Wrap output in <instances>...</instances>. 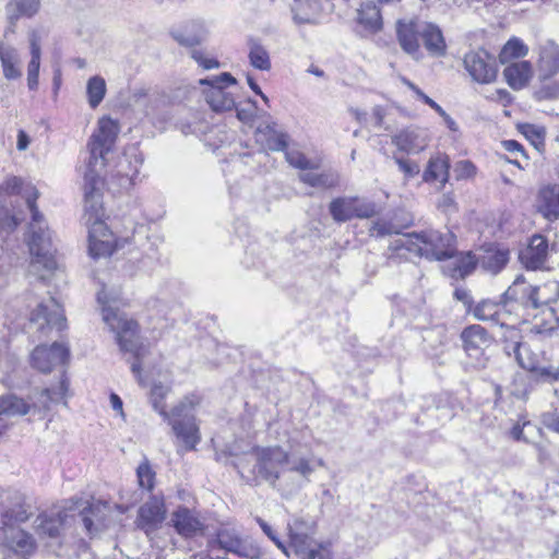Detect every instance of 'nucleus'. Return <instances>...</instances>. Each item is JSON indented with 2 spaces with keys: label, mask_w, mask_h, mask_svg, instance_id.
Returning <instances> with one entry per match:
<instances>
[{
  "label": "nucleus",
  "mask_w": 559,
  "mask_h": 559,
  "mask_svg": "<svg viewBox=\"0 0 559 559\" xmlns=\"http://www.w3.org/2000/svg\"><path fill=\"white\" fill-rule=\"evenodd\" d=\"M233 465L249 485L266 481L285 496L297 492L314 472L309 459L292 457L280 445L255 447L237 456Z\"/></svg>",
  "instance_id": "f257e3e1"
},
{
  "label": "nucleus",
  "mask_w": 559,
  "mask_h": 559,
  "mask_svg": "<svg viewBox=\"0 0 559 559\" xmlns=\"http://www.w3.org/2000/svg\"><path fill=\"white\" fill-rule=\"evenodd\" d=\"M120 296V292L116 290L108 294L105 286L97 293V301L102 305L103 320L109 330L115 333L116 342L124 354L134 357L131 364V371L141 381V359L146 355L147 348L143 345L139 336V325L128 319L124 313L120 312L115 306Z\"/></svg>",
  "instance_id": "f03ea898"
},
{
  "label": "nucleus",
  "mask_w": 559,
  "mask_h": 559,
  "mask_svg": "<svg viewBox=\"0 0 559 559\" xmlns=\"http://www.w3.org/2000/svg\"><path fill=\"white\" fill-rule=\"evenodd\" d=\"M38 193L36 191L32 190V194H26V205L31 212L27 245L33 257L31 262L32 272L37 273L40 278H45L46 274L41 271L51 273L57 267L56 249L52 246V233L36 205Z\"/></svg>",
  "instance_id": "7ed1b4c3"
},
{
  "label": "nucleus",
  "mask_w": 559,
  "mask_h": 559,
  "mask_svg": "<svg viewBox=\"0 0 559 559\" xmlns=\"http://www.w3.org/2000/svg\"><path fill=\"white\" fill-rule=\"evenodd\" d=\"M199 404V396L187 395L171 409L169 419H165L171 426L176 437L182 441L187 451L194 450L201 440L200 429L193 415V411Z\"/></svg>",
  "instance_id": "20e7f679"
},
{
  "label": "nucleus",
  "mask_w": 559,
  "mask_h": 559,
  "mask_svg": "<svg viewBox=\"0 0 559 559\" xmlns=\"http://www.w3.org/2000/svg\"><path fill=\"white\" fill-rule=\"evenodd\" d=\"M289 544L288 552L293 551L298 559H332L328 545L313 539L314 527L301 519L287 524Z\"/></svg>",
  "instance_id": "39448f33"
},
{
  "label": "nucleus",
  "mask_w": 559,
  "mask_h": 559,
  "mask_svg": "<svg viewBox=\"0 0 559 559\" xmlns=\"http://www.w3.org/2000/svg\"><path fill=\"white\" fill-rule=\"evenodd\" d=\"M289 544L288 552L293 551L298 559H332L328 545L313 539L314 527L301 519L287 524Z\"/></svg>",
  "instance_id": "423d86ee"
},
{
  "label": "nucleus",
  "mask_w": 559,
  "mask_h": 559,
  "mask_svg": "<svg viewBox=\"0 0 559 559\" xmlns=\"http://www.w3.org/2000/svg\"><path fill=\"white\" fill-rule=\"evenodd\" d=\"M417 242L408 245L416 254L428 260L442 261L453 257L456 237L450 231L424 230L415 235Z\"/></svg>",
  "instance_id": "0eeeda50"
},
{
  "label": "nucleus",
  "mask_w": 559,
  "mask_h": 559,
  "mask_svg": "<svg viewBox=\"0 0 559 559\" xmlns=\"http://www.w3.org/2000/svg\"><path fill=\"white\" fill-rule=\"evenodd\" d=\"M118 133L119 124L115 120L102 118L98 121V129L93 133L88 142V169H95L98 165L105 166V156L111 151Z\"/></svg>",
  "instance_id": "6e6552de"
},
{
  "label": "nucleus",
  "mask_w": 559,
  "mask_h": 559,
  "mask_svg": "<svg viewBox=\"0 0 559 559\" xmlns=\"http://www.w3.org/2000/svg\"><path fill=\"white\" fill-rule=\"evenodd\" d=\"M199 83L209 86L204 91V97L213 111L223 112L236 108L235 98L225 90L227 85L236 84V80L230 73L224 72L219 75L201 79Z\"/></svg>",
  "instance_id": "1a4fd4ad"
},
{
  "label": "nucleus",
  "mask_w": 559,
  "mask_h": 559,
  "mask_svg": "<svg viewBox=\"0 0 559 559\" xmlns=\"http://www.w3.org/2000/svg\"><path fill=\"white\" fill-rule=\"evenodd\" d=\"M219 548L248 559H259L261 550L250 538L243 537L235 527H222L216 534Z\"/></svg>",
  "instance_id": "9d476101"
},
{
  "label": "nucleus",
  "mask_w": 559,
  "mask_h": 559,
  "mask_svg": "<svg viewBox=\"0 0 559 559\" xmlns=\"http://www.w3.org/2000/svg\"><path fill=\"white\" fill-rule=\"evenodd\" d=\"M463 63L471 78L477 83L489 84L497 78L496 60L484 49L466 53Z\"/></svg>",
  "instance_id": "9b49d317"
},
{
  "label": "nucleus",
  "mask_w": 559,
  "mask_h": 559,
  "mask_svg": "<svg viewBox=\"0 0 559 559\" xmlns=\"http://www.w3.org/2000/svg\"><path fill=\"white\" fill-rule=\"evenodd\" d=\"M170 523L175 531L185 538L203 536L206 525L199 512L188 507H178L170 516Z\"/></svg>",
  "instance_id": "f8f14e48"
},
{
  "label": "nucleus",
  "mask_w": 559,
  "mask_h": 559,
  "mask_svg": "<svg viewBox=\"0 0 559 559\" xmlns=\"http://www.w3.org/2000/svg\"><path fill=\"white\" fill-rule=\"evenodd\" d=\"M70 358V349L60 343H53L47 347L37 346L31 356L32 366L39 371L47 373L60 365H66Z\"/></svg>",
  "instance_id": "ddd939ff"
},
{
  "label": "nucleus",
  "mask_w": 559,
  "mask_h": 559,
  "mask_svg": "<svg viewBox=\"0 0 559 559\" xmlns=\"http://www.w3.org/2000/svg\"><path fill=\"white\" fill-rule=\"evenodd\" d=\"M84 209L88 215L87 223L92 221H102L103 202H102V180L96 169H86L84 174Z\"/></svg>",
  "instance_id": "4468645a"
},
{
  "label": "nucleus",
  "mask_w": 559,
  "mask_h": 559,
  "mask_svg": "<svg viewBox=\"0 0 559 559\" xmlns=\"http://www.w3.org/2000/svg\"><path fill=\"white\" fill-rule=\"evenodd\" d=\"M115 236L103 221L92 222L88 229V252L93 258L109 257L115 250Z\"/></svg>",
  "instance_id": "2eb2a0df"
},
{
  "label": "nucleus",
  "mask_w": 559,
  "mask_h": 559,
  "mask_svg": "<svg viewBox=\"0 0 559 559\" xmlns=\"http://www.w3.org/2000/svg\"><path fill=\"white\" fill-rule=\"evenodd\" d=\"M355 22L361 37L374 35L383 29L380 7L372 0L362 1L356 10Z\"/></svg>",
  "instance_id": "dca6fc26"
},
{
  "label": "nucleus",
  "mask_w": 559,
  "mask_h": 559,
  "mask_svg": "<svg viewBox=\"0 0 559 559\" xmlns=\"http://www.w3.org/2000/svg\"><path fill=\"white\" fill-rule=\"evenodd\" d=\"M31 321L39 324V329L56 328L61 331L67 326V319L61 305L56 298L50 297L48 300L40 302L33 311Z\"/></svg>",
  "instance_id": "f3484780"
},
{
  "label": "nucleus",
  "mask_w": 559,
  "mask_h": 559,
  "mask_svg": "<svg viewBox=\"0 0 559 559\" xmlns=\"http://www.w3.org/2000/svg\"><path fill=\"white\" fill-rule=\"evenodd\" d=\"M548 257V241L542 235H534L528 245L520 251L519 259L527 270H538L544 266Z\"/></svg>",
  "instance_id": "a211bd4d"
},
{
  "label": "nucleus",
  "mask_w": 559,
  "mask_h": 559,
  "mask_svg": "<svg viewBox=\"0 0 559 559\" xmlns=\"http://www.w3.org/2000/svg\"><path fill=\"white\" fill-rule=\"evenodd\" d=\"M536 285H532L524 275H518L503 294L504 301H514L525 309H536Z\"/></svg>",
  "instance_id": "6ab92c4d"
},
{
  "label": "nucleus",
  "mask_w": 559,
  "mask_h": 559,
  "mask_svg": "<svg viewBox=\"0 0 559 559\" xmlns=\"http://www.w3.org/2000/svg\"><path fill=\"white\" fill-rule=\"evenodd\" d=\"M4 545L10 551L23 559H28L37 548L36 540L31 533L14 527L5 531Z\"/></svg>",
  "instance_id": "aec40b11"
},
{
  "label": "nucleus",
  "mask_w": 559,
  "mask_h": 559,
  "mask_svg": "<svg viewBox=\"0 0 559 559\" xmlns=\"http://www.w3.org/2000/svg\"><path fill=\"white\" fill-rule=\"evenodd\" d=\"M509 260V249L497 245L483 247V253L477 257V263L480 265V267L493 275L498 274L502 269H504Z\"/></svg>",
  "instance_id": "412c9836"
},
{
  "label": "nucleus",
  "mask_w": 559,
  "mask_h": 559,
  "mask_svg": "<svg viewBox=\"0 0 559 559\" xmlns=\"http://www.w3.org/2000/svg\"><path fill=\"white\" fill-rule=\"evenodd\" d=\"M255 141L263 150L280 152L288 146V134L276 129V124H260L255 131Z\"/></svg>",
  "instance_id": "4be33fe9"
},
{
  "label": "nucleus",
  "mask_w": 559,
  "mask_h": 559,
  "mask_svg": "<svg viewBox=\"0 0 559 559\" xmlns=\"http://www.w3.org/2000/svg\"><path fill=\"white\" fill-rule=\"evenodd\" d=\"M392 143L400 151L408 154H417L424 151L428 144L427 133L417 128H407L392 138Z\"/></svg>",
  "instance_id": "5701e85b"
},
{
  "label": "nucleus",
  "mask_w": 559,
  "mask_h": 559,
  "mask_svg": "<svg viewBox=\"0 0 559 559\" xmlns=\"http://www.w3.org/2000/svg\"><path fill=\"white\" fill-rule=\"evenodd\" d=\"M537 67L543 79H549L559 73V45L547 40L538 48Z\"/></svg>",
  "instance_id": "b1692460"
},
{
  "label": "nucleus",
  "mask_w": 559,
  "mask_h": 559,
  "mask_svg": "<svg viewBox=\"0 0 559 559\" xmlns=\"http://www.w3.org/2000/svg\"><path fill=\"white\" fill-rule=\"evenodd\" d=\"M421 23L416 21L397 22L396 36L402 49L411 55L413 58H419V41L418 36Z\"/></svg>",
  "instance_id": "393cba45"
},
{
  "label": "nucleus",
  "mask_w": 559,
  "mask_h": 559,
  "mask_svg": "<svg viewBox=\"0 0 559 559\" xmlns=\"http://www.w3.org/2000/svg\"><path fill=\"white\" fill-rule=\"evenodd\" d=\"M451 260L443 265V272L454 280H463L471 275L477 266V257L469 252L453 253Z\"/></svg>",
  "instance_id": "a878e982"
},
{
  "label": "nucleus",
  "mask_w": 559,
  "mask_h": 559,
  "mask_svg": "<svg viewBox=\"0 0 559 559\" xmlns=\"http://www.w3.org/2000/svg\"><path fill=\"white\" fill-rule=\"evenodd\" d=\"M419 34L429 55L432 57H442L445 55L447 44L438 25L427 22L421 23Z\"/></svg>",
  "instance_id": "bb28decb"
},
{
  "label": "nucleus",
  "mask_w": 559,
  "mask_h": 559,
  "mask_svg": "<svg viewBox=\"0 0 559 559\" xmlns=\"http://www.w3.org/2000/svg\"><path fill=\"white\" fill-rule=\"evenodd\" d=\"M28 40L31 48V60L27 66V86L31 91H35L38 87L39 80L41 37L37 31L33 29L28 33Z\"/></svg>",
  "instance_id": "cd10ccee"
},
{
  "label": "nucleus",
  "mask_w": 559,
  "mask_h": 559,
  "mask_svg": "<svg viewBox=\"0 0 559 559\" xmlns=\"http://www.w3.org/2000/svg\"><path fill=\"white\" fill-rule=\"evenodd\" d=\"M40 0H9L5 4V15L11 26L22 19H31L38 13Z\"/></svg>",
  "instance_id": "c85d7f7f"
},
{
  "label": "nucleus",
  "mask_w": 559,
  "mask_h": 559,
  "mask_svg": "<svg viewBox=\"0 0 559 559\" xmlns=\"http://www.w3.org/2000/svg\"><path fill=\"white\" fill-rule=\"evenodd\" d=\"M537 207L549 221L559 217V185H549L540 189Z\"/></svg>",
  "instance_id": "c756f323"
},
{
  "label": "nucleus",
  "mask_w": 559,
  "mask_h": 559,
  "mask_svg": "<svg viewBox=\"0 0 559 559\" xmlns=\"http://www.w3.org/2000/svg\"><path fill=\"white\" fill-rule=\"evenodd\" d=\"M471 313L476 320L490 321L493 324L504 325V310L495 301L484 299L473 307Z\"/></svg>",
  "instance_id": "7c9ffc66"
},
{
  "label": "nucleus",
  "mask_w": 559,
  "mask_h": 559,
  "mask_svg": "<svg viewBox=\"0 0 559 559\" xmlns=\"http://www.w3.org/2000/svg\"><path fill=\"white\" fill-rule=\"evenodd\" d=\"M503 75L512 88L520 90L524 87L531 79V63L528 61L513 62L504 68Z\"/></svg>",
  "instance_id": "2f4dec72"
},
{
  "label": "nucleus",
  "mask_w": 559,
  "mask_h": 559,
  "mask_svg": "<svg viewBox=\"0 0 559 559\" xmlns=\"http://www.w3.org/2000/svg\"><path fill=\"white\" fill-rule=\"evenodd\" d=\"M165 512L163 500L154 497L140 508L139 521L143 526L158 525L164 521Z\"/></svg>",
  "instance_id": "473e14b6"
},
{
  "label": "nucleus",
  "mask_w": 559,
  "mask_h": 559,
  "mask_svg": "<svg viewBox=\"0 0 559 559\" xmlns=\"http://www.w3.org/2000/svg\"><path fill=\"white\" fill-rule=\"evenodd\" d=\"M449 158L445 155H437L429 159L424 171L423 179L426 182L439 181L443 187L449 179Z\"/></svg>",
  "instance_id": "72a5a7b5"
},
{
  "label": "nucleus",
  "mask_w": 559,
  "mask_h": 559,
  "mask_svg": "<svg viewBox=\"0 0 559 559\" xmlns=\"http://www.w3.org/2000/svg\"><path fill=\"white\" fill-rule=\"evenodd\" d=\"M67 514L59 512L58 514L48 515L40 514L35 520V530L40 536L56 538L60 534Z\"/></svg>",
  "instance_id": "f704fd0d"
},
{
  "label": "nucleus",
  "mask_w": 559,
  "mask_h": 559,
  "mask_svg": "<svg viewBox=\"0 0 559 559\" xmlns=\"http://www.w3.org/2000/svg\"><path fill=\"white\" fill-rule=\"evenodd\" d=\"M31 411V404L15 394L0 396V419L2 417L24 416Z\"/></svg>",
  "instance_id": "c9c22d12"
},
{
  "label": "nucleus",
  "mask_w": 559,
  "mask_h": 559,
  "mask_svg": "<svg viewBox=\"0 0 559 559\" xmlns=\"http://www.w3.org/2000/svg\"><path fill=\"white\" fill-rule=\"evenodd\" d=\"M464 349L471 355L477 352L488 342V333L485 328L479 324H472L465 328L461 333Z\"/></svg>",
  "instance_id": "e433bc0d"
},
{
  "label": "nucleus",
  "mask_w": 559,
  "mask_h": 559,
  "mask_svg": "<svg viewBox=\"0 0 559 559\" xmlns=\"http://www.w3.org/2000/svg\"><path fill=\"white\" fill-rule=\"evenodd\" d=\"M171 35L179 45L194 47L205 39L206 29L202 24L192 23L181 31L173 32Z\"/></svg>",
  "instance_id": "4c0bfd02"
},
{
  "label": "nucleus",
  "mask_w": 559,
  "mask_h": 559,
  "mask_svg": "<svg viewBox=\"0 0 559 559\" xmlns=\"http://www.w3.org/2000/svg\"><path fill=\"white\" fill-rule=\"evenodd\" d=\"M0 61L7 80H16L22 76V71L17 68L20 58L15 48L0 43Z\"/></svg>",
  "instance_id": "58836bf2"
},
{
  "label": "nucleus",
  "mask_w": 559,
  "mask_h": 559,
  "mask_svg": "<svg viewBox=\"0 0 559 559\" xmlns=\"http://www.w3.org/2000/svg\"><path fill=\"white\" fill-rule=\"evenodd\" d=\"M355 197H340L331 201L329 211L336 223H344L354 218Z\"/></svg>",
  "instance_id": "ea45409f"
},
{
  "label": "nucleus",
  "mask_w": 559,
  "mask_h": 559,
  "mask_svg": "<svg viewBox=\"0 0 559 559\" xmlns=\"http://www.w3.org/2000/svg\"><path fill=\"white\" fill-rule=\"evenodd\" d=\"M248 47V58L251 67L260 71H269L272 67L270 53L260 40L250 38Z\"/></svg>",
  "instance_id": "a19ab883"
},
{
  "label": "nucleus",
  "mask_w": 559,
  "mask_h": 559,
  "mask_svg": "<svg viewBox=\"0 0 559 559\" xmlns=\"http://www.w3.org/2000/svg\"><path fill=\"white\" fill-rule=\"evenodd\" d=\"M68 391V382L62 379L57 390L44 389L38 393L37 400L31 406L34 412L47 411L51 403L58 402Z\"/></svg>",
  "instance_id": "79ce46f5"
},
{
  "label": "nucleus",
  "mask_w": 559,
  "mask_h": 559,
  "mask_svg": "<svg viewBox=\"0 0 559 559\" xmlns=\"http://www.w3.org/2000/svg\"><path fill=\"white\" fill-rule=\"evenodd\" d=\"M318 5V0H295V5L292 8L294 22L296 24H313Z\"/></svg>",
  "instance_id": "37998d69"
},
{
  "label": "nucleus",
  "mask_w": 559,
  "mask_h": 559,
  "mask_svg": "<svg viewBox=\"0 0 559 559\" xmlns=\"http://www.w3.org/2000/svg\"><path fill=\"white\" fill-rule=\"evenodd\" d=\"M510 350H512L514 358L523 369L531 372L538 369V357L526 344L516 342L511 345Z\"/></svg>",
  "instance_id": "c03bdc74"
},
{
  "label": "nucleus",
  "mask_w": 559,
  "mask_h": 559,
  "mask_svg": "<svg viewBox=\"0 0 559 559\" xmlns=\"http://www.w3.org/2000/svg\"><path fill=\"white\" fill-rule=\"evenodd\" d=\"M559 330V317L552 308L543 313L540 319H536L532 331L539 335L550 336Z\"/></svg>",
  "instance_id": "a18cd8bd"
},
{
  "label": "nucleus",
  "mask_w": 559,
  "mask_h": 559,
  "mask_svg": "<svg viewBox=\"0 0 559 559\" xmlns=\"http://www.w3.org/2000/svg\"><path fill=\"white\" fill-rule=\"evenodd\" d=\"M536 309L556 302L559 299V283L549 281L542 285H536Z\"/></svg>",
  "instance_id": "49530a36"
},
{
  "label": "nucleus",
  "mask_w": 559,
  "mask_h": 559,
  "mask_svg": "<svg viewBox=\"0 0 559 559\" xmlns=\"http://www.w3.org/2000/svg\"><path fill=\"white\" fill-rule=\"evenodd\" d=\"M106 91V82L102 76L94 75L90 78L86 84V93L92 108H96L103 102Z\"/></svg>",
  "instance_id": "de8ad7c7"
},
{
  "label": "nucleus",
  "mask_w": 559,
  "mask_h": 559,
  "mask_svg": "<svg viewBox=\"0 0 559 559\" xmlns=\"http://www.w3.org/2000/svg\"><path fill=\"white\" fill-rule=\"evenodd\" d=\"M16 503L14 508H9L2 514L3 524L9 525L12 522L23 523L29 519L28 507L24 503L21 495L15 493L14 497Z\"/></svg>",
  "instance_id": "09e8293b"
},
{
  "label": "nucleus",
  "mask_w": 559,
  "mask_h": 559,
  "mask_svg": "<svg viewBox=\"0 0 559 559\" xmlns=\"http://www.w3.org/2000/svg\"><path fill=\"white\" fill-rule=\"evenodd\" d=\"M527 53V46L521 39L513 37L501 49L499 60L501 63H507L512 59L525 57Z\"/></svg>",
  "instance_id": "8fccbe9b"
},
{
  "label": "nucleus",
  "mask_w": 559,
  "mask_h": 559,
  "mask_svg": "<svg viewBox=\"0 0 559 559\" xmlns=\"http://www.w3.org/2000/svg\"><path fill=\"white\" fill-rule=\"evenodd\" d=\"M170 389L168 385H165L163 383H154L151 389V403L153 408L163 416L164 419H169V414L166 411V406L163 402V400L167 396Z\"/></svg>",
  "instance_id": "3c124183"
},
{
  "label": "nucleus",
  "mask_w": 559,
  "mask_h": 559,
  "mask_svg": "<svg viewBox=\"0 0 559 559\" xmlns=\"http://www.w3.org/2000/svg\"><path fill=\"white\" fill-rule=\"evenodd\" d=\"M412 221H407L405 224L396 225L394 222H389L384 219H378L373 222L370 233L372 236L377 237H385L393 234H400L402 229L408 227Z\"/></svg>",
  "instance_id": "603ef678"
},
{
  "label": "nucleus",
  "mask_w": 559,
  "mask_h": 559,
  "mask_svg": "<svg viewBox=\"0 0 559 559\" xmlns=\"http://www.w3.org/2000/svg\"><path fill=\"white\" fill-rule=\"evenodd\" d=\"M300 180L311 187L332 188L337 183V177L331 174L304 173Z\"/></svg>",
  "instance_id": "864d4df0"
},
{
  "label": "nucleus",
  "mask_w": 559,
  "mask_h": 559,
  "mask_svg": "<svg viewBox=\"0 0 559 559\" xmlns=\"http://www.w3.org/2000/svg\"><path fill=\"white\" fill-rule=\"evenodd\" d=\"M380 212L381 209L374 202L355 197L354 218H371Z\"/></svg>",
  "instance_id": "5fc2aeb1"
},
{
  "label": "nucleus",
  "mask_w": 559,
  "mask_h": 559,
  "mask_svg": "<svg viewBox=\"0 0 559 559\" xmlns=\"http://www.w3.org/2000/svg\"><path fill=\"white\" fill-rule=\"evenodd\" d=\"M3 190L8 194H20L26 200V194H32V190L38 191L31 185H25L20 177H9L3 183Z\"/></svg>",
  "instance_id": "6e6d98bb"
},
{
  "label": "nucleus",
  "mask_w": 559,
  "mask_h": 559,
  "mask_svg": "<svg viewBox=\"0 0 559 559\" xmlns=\"http://www.w3.org/2000/svg\"><path fill=\"white\" fill-rule=\"evenodd\" d=\"M22 218L4 204H0V233L10 234L21 224Z\"/></svg>",
  "instance_id": "4d7b16f0"
},
{
  "label": "nucleus",
  "mask_w": 559,
  "mask_h": 559,
  "mask_svg": "<svg viewBox=\"0 0 559 559\" xmlns=\"http://www.w3.org/2000/svg\"><path fill=\"white\" fill-rule=\"evenodd\" d=\"M139 486L143 489L151 490L154 486L155 473L152 471L150 464L144 462L139 465L136 469Z\"/></svg>",
  "instance_id": "13d9d810"
},
{
  "label": "nucleus",
  "mask_w": 559,
  "mask_h": 559,
  "mask_svg": "<svg viewBox=\"0 0 559 559\" xmlns=\"http://www.w3.org/2000/svg\"><path fill=\"white\" fill-rule=\"evenodd\" d=\"M97 510H98V507L91 504L86 508H83V510L80 511V514H79L85 530L91 535H93L95 532H97V528L94 526V521H93V518L96 516Z\"/></svg>",
  "instance_id": "bf43d9fd"
},
{
  "label": "nucleus",
  "mask_w": 559,
  "mask_h": 559,
  "mask_svg": "<svg viewBox=\"0 0 559 559\" xmlns=\"http://www.w3.org/2000/svg\"><path fill=\"white\" fill-rule=\"evenodd\" d=\"M285 155H286L287 162L296 168H299L302 170L313 168L312 163L300 152H297V151L286 152Z\"/></svg>",
  "instance_id": "052dcab7"
},
{
  "label": "nucleus",
  "mask_w": 559,
  "mask_h": 559,
  "mask_svg": "<svg viewBox=\"0 0 559 559\" xmlns=\"http://www.w3.org/2000/svg\"><path fill=\"white\" fill-rule=\"evenodd\" d=\"M395 163L399 166V169L404 174L406 179L414 178L419 174L420 167L416 162H412L409 159L394 157Z\"/></svg>",
  "instance_id": "680f3d73"
},
{
  "label": "nucleus",
  "mask_w": 559,
  "mask_h": 559,
  "mask_svg": "<svg viewBox=\"0 0 559 559\" xmlns=\"http://www.w3.org/2000/svg\"><path fill=\"white\" fill-rule=\"evenodd\" d=\"M257 523L263 533L285 554L288 555L286 545L278 538L272 526L261 518H257Z\"/></svg>",
  "instance_id": "e2e57ef3"
},
{
  "label": "nucleus",
  "mask_w": 559,
  "mask_h": 559,
  "mask_svg": "<svg viewBox=\"0 0 559 559\" xmlns=\"http://www.w3.org/2000/svg\"><path fill=\"white\" fill-rule=\"evenodd\" d=\"M191 58L205 70L215 69L219 67V62L214 58H206L203 51L193 49L191 51Z\"/></svg>",
  "instance_id": "0e129e2a"
},
{
  "label": "nucleus",
  "mask_w": 559,
  "mask_h": 559,
  "mask_svg": "<svg viewBox=\"0 0 559 559\" xmlns=\"http://www.w3.org/2000/svg\"><path fill=\"white\" fill-rule=\"evenodd\" d=\"M534 373L544 381L552 382L559 380V368L554 366L538 365V369H535Z\"/></svg>",
  "instance_id": "69168bd1"
},
{
  "label": "nucleus",
  "mask_w": 559,
  "mask_h": 559,
  "mask_svg": "<svg viewBox=\"0 0 559 559\" xmlns=\"http://www.w3.org/2000/svg\"><path fill=\"white\" fill-rule=\"evenodd\" d=\"M453 296L457 301H461L463 304L466 312L471 313L474 307V300L471 293L465 288H456Z\"/></svg>",
  "instance_id": "338daca9"
},
{
  "label": "nucleus",
  "mask_w": 559,
  "mask_h": 559,
  "mask_svg": "<svg viewBox=\"0 0 559 559\" xmlns=\"http://www.w3.org/2000/svg\"><path fill=\"white\" fill-rule=\"evenodd\" d=\"M543 424L544 426L556 432L559 433V413H546L543 415Z\"/></svg>",
  "instance_id": "774afa93"
}]
</instances>
